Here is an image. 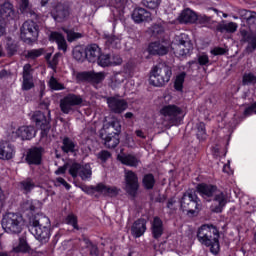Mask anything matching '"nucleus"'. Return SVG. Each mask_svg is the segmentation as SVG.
Wrapping results in <instances>:
<instances>
[{
  "label": "nucleus",
  "instance_id": "obj_5",
  "mask_svg": "<svg viewBox=\"0 0 256 256\" xmlns=\"http://www.w3.org/2000/svg\"><path fill=\"white\" fill-rule=\"evenodd\" d=\"M85 99L78 94L69 93L60 100V110L65 115L75 113V107H83Z\"/></svg>",
  "mask_w": 256,
  "mask_h": 256
},
{
  "label": "nucleus",
  "instance_id": "obj_14",
  "mask_svg": "<svg viewBox=\"0 0 256 256\" xmlns=\"http://www.w3.org/2000/svg\"><path fill=\"white\" fill-rule=\"evenodd\" d=\"M107 104L110 111L118 115H120V113H123V111H126V109L129 107V104L127 103V101H125V99H121L118 97H108Z\"/></svg>",
  "mask_w": 256,
  "mask_h": 256
},
{
  "label": "nucleus",
  "instance_id": "obj_54",
  "mask_svg": "<svg viewBox=\"0 0 256 256\" xmlns=\"http://www.w3.org/2000/svg\"><path fill=\"white\" fill-rule=\"evenodd\" d=\"M242 83L243 85H255L256 76L252 73L244 74Z\"/></svg>",
  "mask_w": 256,
  "mask_h": 256
},
{
  "label": "nucleus",
  "instance_id": "obj_51",
  "mask_svg": "<svg viewBox=\"0 0 256 256\" xmlns=\"http://www.w3.org/2000/svg\"><path fill=\"white\" fill-rule=\"evenodd\" d=\"M73 57H74V59H76V61H83V59H86L85 49H83L79 46L76 47L73 50Z\"/></svg>",
  "mask_w": 256,
  "mask_h": 256
},
{
  "label": "nucleus",
  "instance_id": "obj_35",
  "mask_svg": "<svg viewBox=\"0 0 256 256\" xmlns=\"http://www.w3.org/2000/svg\"><path fill=\"white\" fill-rule=\"evenodd\" d=\"M105 133H114L121 135V122L119 120H113L108 124L104 125L103 130Z\"/></svg>",
  "mask_w": 256,
  "mask_h": 256
},
{
  "label": "nucleus",
  "instance_id": "obj_26",
  "mask_svg": "<svg viewBox=\"0 0 256 256\" xmlns=\"http://www.w3.org/2000/svg\"><path fill=\"white\" fill-rule=\"evenodd\" d=\"M148 52L150 55H167V53H169V48L160 42H152L148 46Z\"/></svg>",
  "mask_w": 256,
  "mask_h": 256
},
{
  "label": "nucleus",
  "instance_id": "obj_30",
  "mask_svg": "<svg viewBox=\"0 0 256 256\" xmlns=\"http://www.w3.org/2000/svg\"><path fill=\"white\" fill-rule=\"evenodd\" d=\"M151 231L154 239H159L163 235V220L159 217H154L151 225Z\"/></svg>",
  "mask_w": 256,
  "mask_h": 256
},
{
  "label": "nucleus",
  "instance_id": "obj_32",
  "mask_svg": "<svg viewBox=\"0 0 256 256\" xmlns=\"http://www.w3.org/2000/svg\"><path fill=\"white\" fill-rule=\"evenodd\" d=\"M118 161H121L123 165L128 167H138L139 163H141V160L131 154L118 155Z\"/></svg>",
  "mask_w": 256,
  "mask_h": 256
},
{
  "label": "nucleus",
  "instance_id": "obj_21",
  "mask_svg": "<svg viewBox=\"0 0 256 256\" xmlns=\"http://www.w3.org/2000/svg\"><path fill=\"white\" fill-rule=\"evenodd\" d=\"M100 137L104 141L105 147L108 149H115V147L120 143L119 134H115L113 132L102 131L100 133Z\"/></svg>",
  "mask_w": 256,
  "mask_h": 256
},
{
  "label": "nucleus",
  "instance_id": "obj_23",
  "mask_svg": "<svg viewBox=\"0 0 256 256\" xmlns=\"http://www.w3.org/2000/svg\"><path fill=\"white\" fill-rule=\"evenodd\" d=\"M43 155V148H31L26 156V161L29 165H41V157Z\"/></svg>",
  "mask_w": 256,
  "mask_h": 256
},
{
  "label": "nucleus",
  "instance_id": "obj_61",
  "mask_svg": "<svg viewBox=\"0 0 256 256\" xmlns=\"http://www.w3.org/2000/svg\"><path fill=\"white\" fill-rule=\"evenodd\" d=\"M20 11L21 13H27L29 11V0H20Z\"/></svg>",
  "mask_w": 256,
  "mask_h": 256
},
{
  "label": "nucleus",
  "instance_id": "obj_63",
  "mask_svg": "<svg viewBox=\"0 0 256 256\" xmlns=\"http://www.w3.org/2000/svg\"><path fill=\"white\" fill-rule=\"evenodd\" d=\"M56 183L58 185H63V187H65V189H67V191H69V189H71V186L69 185V183H67V181H65L61 177L56 178Z\"/></svg>",
  "mask_w": 256,
  "mask_h": 256
},
{
  "label": "nucleus",
  "instance_id": "obj_48",
  "mask_svg": "<svg viewBox=\"0 0 256 256\" xmlns=\"http://www.w3.org/2000/svg\"><path fill=\"white\" fill-rule=\"evenodd\" d=\"M186 76L187 74L182 72L176 77L174 82V89H176V91H183V83H185Z\"/></svg>",
  "mask_w": 256,
  "mask_h": 256
},
{
  "label": "nucleus",
  "instance_id": "obj_62",
  "mask_svg": "<svg viewBox=\"0 0 256 256\" xmlns=\"http://www.w3.org/2000/svg\"><path fill=\"white\" fill-rule=\"evenodd\" d=\"M123 63V59L119 55H112L111 56V65H121Z\"/></svg>",
  "mask_w": 256,
  "mask_h": 256
},
{
  "label": "nucleus",
  "instance_id": "obj_3",
  "mask_svg": "<svg viewBox=\"0 0 256 256\" xmlns=\"http://www.w3.org/2000/svg\"><path fill=\"white\" fill-rule=\"evenodd\" d=\"M172 75L173 70L169 65L158 64L153 66L150 71V85L154 87H164V85H167V83L171 81Z\"/></svg>",
  "mask_w": 256,
  "mask_h": 256
},
{
  "label": "nucleus",
  "instance_id": "obj_15",
  "mask_svg": "<svg viewBox=\"0 0 256 256\" xmlns=\"http://www.w3.org/2000/svg\"><path fill=\"white\" fill-rule=\"evenodd\" d=\"M212 201L213 203L210 206L212 213H222L225 205H227V194L218 190L212 197Z\"/></svg>",
  "mask_w": 256,
  "mask_h": 256
},
{
  "label": "nucleus",
  "instance_id": "obj_19",
  "mask_svg": "<svg viewBox=\"0 0 256 256\" xmlns=\"http://www.w3.org/2000/svg\"><path fill=\"white\" fill-rule=\"evenodd\" d=\"M217 186L211 185V184H198L197 186V192L203 199L206 201H212L214 195L218 192Z\"/></svg>",
  "mask_w": 256,
  "mask_h": 256
},
{
  "label": "nucleus",
  "instance_id": "obj_28",
  "mask_svg": "<svg viewBox=\"0 0 256 256\" xmlns=\"http://www.w3.org/2000/svg\"><path fill=\"white\" fill-rule=\"evenodd\" d=\"M49 39L57 43L59 51H63L64 53L67 51V40H65V37L61 33L51 32Z\"/></svg>",
  "mask_w": 256,
  "mask_h": 256
},
{
  "label": "nucleus",
  "instance_id": "obj_64",
  "mask_svg": "<svg viewBox=\"0 0 256 256\" xmlns=\"http://www.w3.org/2000/svg\"><path fill=\"white\" fill-rule=\"evenodd\" d=\"M212 55H225V49L224 48H221V47H218V48H214L212 51H211Z\"/></svg>",
  "mask_w": 256,
  "mask_h": 256
},
{
  "label": "nucleus",
  "instance_id": "obj_16",
  "mask_svg": "<svg viewBox=\"0 0 256 256\" xmlns=\"http://www.w3.org/2000/svg\"><path fill=\"white\" fill-rule=\"evenodd\" d=\"M35 128L33 126H22L12 132V141L22 139V141L33 139L35 137Z\"/></svg>",
  "mask_w": 256,
  "mask_h": 256
},
{
  "label": "nucleus",
  "instance_id": "obj_18",
  "mask_svg": "<svg viewBox=\"0 0 256 256\" xmlns=\"http://www.w3.org/2000/svg\"><path fill=\"white\" fill-rule=\"evenodd\" d=\"M33 68H31V64H25L23 67V82L22 89L23 91H30L35 87L33 83Z\"/></svg>",
  "mask_w": 256,
  "mask_h": 256
},
{
  "label": "nucleus",
  "instance_id": "obj_43",
  "mask_svg": "<svg viewBox=\"0 0 256 256\" xmlns=\"http://www.w3.org/2000/svg\"><path fill=\"white\" fill-rule=\"evenodd\" d=\"M144 189L151 190L155 187V176L153 174H145L142 179Z\"/></svg>",
  "mask_w": 256,
  "mask_h": 256
},
{
  "label": "nucleus",
  "instance_id": "obj_39",
  "mask_svg": "<svg viewBox=\"0 0 256 256\" xmlns=\"http://www.w3.org/2000/svg\"><path fill=\"white\" fill-rule=\"evenodd\" d=\"M125 81V75L122 73H116L110 77V87L112 89H117V87H120L121 84Z\"/></svg>",
  "mask_w": 256,
  "mask_h": 256
},
{
  "label": "nucleus",
  "instance_id": "obj_41",
  "mask_svg": "<svg viewBox=\"0 0 256 256\" xmlns=\"http://www.w3.org/2000/svg\"><path fill=\"white\" fill-rule=\"evenodd\" d=\"M105 77H107L105 72H90V83H93V85H99V83H103V81H105Z\"/></svg>",
  "mask_w": 256,
  "mask_h": 256
},
{
  "label": "nucleus",
  "instance_id": "obj_22",
  "mask_svg": "<svg viewBox=\"0 0 256 256\" xmlns=\"http://www.w3.org/2000/svg\"><path fill=\"white\" fill-rule=\"evenodd\" d=\"M15 156V147L7 141H0V159L9 161Z\"/></svg>",
  "mask_w": 256,
  "mask_h": 256
},
{
  "label": "nucleus",
  "instance_id": "obj_59",
  "mask_svg": "<svg viewBox=\"0 0 256 256\" xmlns=\"http://www.w3.org/2000/svg\"><path fill=\"white\" fill-rule=\"evenodd\" d=\"M198 63L199 65L203 66V65H208L209 63V56L206 54H201L198 56Z\"/></svg>",
  "mask_w": 256,
  "mask_h": 256
},
{
  "label": "nucleus",
  "instance_id": "obj_12",
  "mask_svg": "<svg viewBox=\"0 0 256 256\" xmlns=\"http://www.w3.org/2000/svg\"><path fill=\"white\" fill-rule=\"evenodd\" d=\"M70 14L71 10L69 8V3L65 2V0H61L60 2L53 4L51 15L55 21H58V23L65 21Z\"/></svg>",
  "mask_w": 256,
  "mask_h": 256
},
{
  "label": "nucleus",
  "instance_id": "obj_60",
  "mask_svg": "<svg viewBox=\"0 0 256 256\" xmlns=\"http://www.w3.org/2000/svg\"><path fill=\"white\" fill-rule=\"evenodd\" d=\"M253 113H255V115H256V102L253 103L248 108H246L244 111V115H246V117H249V115H253Z\"/></svg>",
  "mask_w": 256,
  "mask_h": 256
},
{
  "label": "nucleus",
  "instance_id": "obj_38",
  "mask_svg": "<svg viewBox=\"0 0 256 256\" xmlns=\"http://www.w3.org/2000/svg\"><path fill=\"white\" fill-rule=\"evenodd\" d=\"M104 39L106 40L107 47L110 49H119L121 47V39L119 37L105 34Z\"/></svg>",
  "mask_w": 256,
  "mask_h": 256
},
{
  "label": "nucleus",
  "instance_id": "obj_52",
  "mask_svg": "<svg viewBox=\"0 0 256 256\" xmlns=\"http://www.w3.org/2000/svg\"><path fill=\"white\" fill-rule=\"evenodd\" d=\"M150 32L154 37H157V35H162V33H165V27H163L161 24H153L150 27Z\"/></svg>",
  "mask_w": 256,
  "mask_h": 256
},
{
  "label": "nucleus",
  "instance_id": "obj_50",
  "mask_svg": "<svg viewBox=\"0 0 256 256\" xmlns=\"http://www.w3.org/2000/svg\"><path fill=\"white\" fill-rule=\"evenodd\" d=\"M45 54V49L39 48V49H32L28 50L26 53V57L28 59H37L38 57H41V55Z\"/></svg>",
  "mask_w": 256,
  "mask_h": 256
},
{
  "label": "nucleus",
  "instance_id": "obj_40",
  "mask_svg": "<svg viewBox=\"0 0 256 256\" xmlns=\"http://www.w3.org/2000/svg\"><path fill=\"white\" fill-rule=\"evenodd\" d=\"M29 244L25 238H19V243L16 246H13L14 253H27L29 252Z\"/></svg>",
  "mask_w": 256,
  "mask_h": 256
},
{
  "label": "nucleus",
  "instance_id": "obj_25",
  "mask_svg": "<svg viewBox=\"0 0 256 256\" xmlns=\"http://www.w3.org/2000/svg\"><path fill=\"white\" fill-rule=\"evenodd\" d=\"M85 55L89 63H96L101 55V48L97 44L88 45L85 48Z\"/></svg>",
  "mask_w": 256,
  "mask_h": 256
},
{
  "label": "nucleus",
  "instance_id": "obj_1",
  "mask_svg": "<svg viewBox=\"0 0 256 256\" xmlns=\"http://www.w3.org/2000/svg\"><path fill=\"white\" fill-rule=\"evenodd\" d=\"M197 239L201 245L210 248V253L217 255L221 249L219 245V230L213 225H202L197 232Z\"/></svg>",
  "mask_w": 256,
  "mask_h": 256
},
{
  "label": "nucleus",
  "instance_id": "obj_20",
  "mask_svg": "<svg viewBox=\"0 0 256 256\" xmlns=\"http://www.w3.org/2000/svg\"><path fill=\"white\" fill-rule=\"evenodd\" d=\"M132 19L136 23H149V21H153V17L151 16V12L147 11L145 8H135L131 15Z\"/></svg>",
  "mask_w": 256,
  "mask_h": 256
},
{
  "label": "nucleus",
  "instance_id": "obj_56",
  "mask_svg": "<svg viewBox=\"0 0 256 256\" xmlns=\"http://www.w3.org/2000/svg\"><path fill=\"white\" fill-rule=\"evenodd\" d=\"M66 223L67 225H72L74 229L79 230V226L77 225V216H75L74 214H69L66 217Z\"/></svg>",
  "mask_w": 256,
  "mask_h": 256
},
{
  "label": "nucleus",
  "instance_id": "obj_9",
  "mask_svg": "<svg viewBox=\"0 0 256 256\" xmlns=\"http://www.w3.org/2000/svg\"><path fill=\"white\" fill-rule=\"evenodd\" d=\"M68 173L74 179L79 177L82 179V181H89L93 175V170L91 169V164L89 163L81 165L77 162H74L69 165Z\"/></svg>",
  "mask_w": 256,
  "mask_h": 256
},
{
  "label": "nucleus",
  "instance_id": "obj_17",
  "mask_svg": "<svg viewBox=\"0 0 256 256\" xmlns=\"http://www.w3.org/2000/svg\"><path fill=\"white\" fill-rule=\"evenodd\" d=\"M84 191H86V193L96 191V193H102L105 197H117V195H119V189H117V187H109L101 183L97 186H91Z\"/></svg>",
  "mask_w": 256,
  "mask_h": 256
},
{
  "label": "nucleus",
  "instance_id": "obj_42",
  "mask_svg": "<svg viewBox=\"0 0 256 256\" xmlns=\"http://www.w3.org/2000/svg\"><path fill=\"white\" fill-rule=\"evenodd\" d=\"M4 43L8 55H15V52L17 51L18 47L17 44L15 43V40H13L11 37H6Z\"/></svg>",
  "mask_w": 256,
  "mask_h": 256
},
{
  "label": "nucleus",
  "instance_id": "obj_53",
  "mask_svg": "<svg viewBox=\"0 0 256 256\" xmlns=\"http://www.w3.org/2000/svg\"><path fill=\"white\" fill-rule=\"evenodd\" d=\"M142 5L147 9H157L161 5V0H142Z\"/></svg>",
  "mask_w": 256,
  "mask_h": 256
},
{
  "label": "nucleus",
  "instance_id": "obj_47",
  "mask_svg": "<svg viewBox=\"0 0 256 256\" xmlns=\"http://www.w3.org/2000/svg\"><path fill=\"white\" fill-rule=\"evenodd\" d=\"M48 86L50 89H52V91H63V89H65V85L61 84L57 78L53 76L50 78Z\"/></svg>",
  "mask_w": 256,
  "mask_h": 256
},
{
  "label": "nucleus",
  "instance_id": "obj_11",
  "mask_svg": "<svg viewBox=\"0 0 256 256\" xmlns=\"http://www.w3.org/2000/svg\"><path fill=\"white\" fill-rule=\"evenodd\" d=\"M124 181L126 193L131 197H136L137 191H139V176H137V173L131 170H125Z\"/></svg>",
  "mask_w": 256,
  "mask_h": 256
},
{
  "label": "nucleus",
  "instance_id": "obj_27",
  "mask_svg": "<svg viewBox=\"0 0 256 256\" xmlns=\"http://www.w3.org/2000/svg\"><path fill=\"white\" fill-rule=\"evenodd\" d=\"M0 16L2 19H7L8 21L15 19V10H13V4L9 2L2 4L0 7Z\"/></svg>",
  "mask_w": 256,
  "mask_h": 256
},
{
  "label": "nucleus",
  "instance_id": "obj_34",
  "mask_svg": "<svg viewBox=\"0 0 256 256\" xmlns=\"http://www.w3.org/2000/svg\"><path fill=\"white\" fill-rule=\"evenodd\" d=\"M196 20L197 14L189 8L182 11L179 16L180 23H195Z\"/></svg>",
  "mask_w": 256,
  "mask_h": 256
},
{
  "label": "nucleus",
  "instance_id": "obj_8",
  "mask_svg": "<svg viewBox=\"0 0 256 256\" xmlns=\"http://www.w3.org/2000/svg\"><path fill=\"white\" fill-rule=\"evenodd\" d=\"M181 209L187 213H197L201 211V200L193 191L184 193L181 200Z\"/></svg>",
  "mask_w": 256,
  "mask_h": 256
},
{
  "label": "nucleus",
  "instance_id": "obj_7",
  "mask_svg": "<svg viewBox=\"0 0 256 256\" xmlns=\"http://www.w3.org/2000/svg\"><path fill=\"white\" fill-rule=\"evenodd\" d=\"M20 37L25 43H33L39 37V25L35 21L27 20L20 28Z\"/></svg>",
  "mask_w": 256,
  "mask_h": 256
},
{
  "label": "nucleus",
  "instance_id": "obj_31",
  "mask_svg": "<svg viewBox=\"0 0 256 256\" xmlns=\"http://www.w3.org/2000/svg\"><path fill=\"white\" fill-rule=\"evenodd\" d=\"M242 39L248 43L247 51L253 53L256 50V34L249 33L247 31L242 32Z\"/></svg>",
  "mask_w": 256,
  "mask_h": 256
},
{
  "label": "nucleus",
  "instance_id": "obj_46",
  "mask_svg": "<svg viewBox=\"0 0 256 256\" xmlns=\"http://www.w3.org/2000/svg\"><path fill=\"white\" fill-rule=\"evenodd\" d=\"M63 31L66 33L69 43H73V41H77V39H81V37H83V34L75 32L71 29L64 28Z\"/></svg>",
  "mask_w": 256,
  "mask_h": 256
},
{
  "label": "nucleus",
  "instance_id": "obj_45",
  "mask_svg": "<svg viewBox=\"0 0 256 256\" xmlns=\"http://www.w3.org/2000/svg\"><path fill=\"white\" fill-rule=\"evenodd\" d=\"M100 67H111V55L110 54H101L96 60Z\"/></svg>",
  "mask_w": 256,
  "mask_h": 256
},
{
  "label": "nucleus",
  "instance_id": "obj_10",
  "mask_svg": "<svg viewBox=\"0 0 256 256\" xmlns=\"http://www.w3.org/2000/svg\"><path fill=\"white\" fill-rule=\"evenodd\" d=\"M161 115L168 118L169 127L177 126L181 123L183 110L176 105H166L160 110Z\"/></svg>",
  "mask_w": 256,
  "mask_h": 256
},
{
  "label": "nucleus",
  "instance_id": "obj_44",
  "mask_svg": "<svg viewBox=\"0 0 256 256\" xmlns=\"http://www.w3.org/2000/svg\"><path fill=\"white\" fill-rule=\"evenodd\" d=\"M196 136L199 141H205V139H207V130L205 129V123L200 122L196 124Z\"/></svg>",
  "mask_w": 256,
  "mask_h": 256
},
{
  "label": "nucleus",
  "instance_id": "obj_49",
  "mask_svg": "<svg viewBox=\"0 0 256 256\" xmlns=\"http://www.w3.org/2000/svg\"><path fill=\"white\" fill-rule=\"evenodd\" d=\"M22 211H35L37 209V201L35 200H25L21 204Z\"/></svg>",
  "mask_w": 256,
  "mask_h": 256
},
{
  "label": "nucleus",
  "instance_id": "obj_24",
  "mask_svg": "<svg viewBox=\"0 0 256 256\" xmlns=\"http://www.w3.org/2000/svg\"><path fill=\"white\" fill-rule=\"evenodd\" d=\"M145 231H147V221L145 219L136 220L131 227V234L136 239L145 235Z\"/></svg>",
  "mask_w": 256,
  "mask_h": 256
},
{
  "label": "nucleus",
  "instance_id": "obj_29",
  "mask_svg": "<svg viewBox=\"0 0 256 256\" xmlns=\"http://www.w3.org/2000/svg\"><path fill=\"white\" fill-rule=\"evenodd\" d=\"M37 185L35 184V181L33 178H26L19 182L18 189L24 194L29 195L33 189H35Z\"/></svg>",
  "mask_w": 256,
  "mask_h": 256
},
{
  "label": "nucleus",
  "instance_id": "obj_6",
  "mask_svg": "<svg viewBox=\"0 0 256 256\" xmlns=\"http://www.w3.org/2000/svg\"><path fill=\"white\" fill-rule=\"evenodd\" d=\"M172 49L176 55L185 57L193 51V43L189 39V35L182 33L175 37L172 44Z\"/></svg>",
  "mask_w": 256,
  "mask_h": 256
},
{
  "label": "nucleus",
  "instance_id": "obj_36",
  "mask_svg": "<svg viewBox=\"0 0 256 256\" xmlns=\"http://www.w3.org/2000/svg\"><path fill=\"white\" fill-rule=\"evenodd\" d=\"M237 27V23L235 22H222L217 25L216 30L219 33H235V31H237Z\"/></svg>",
  "mask_w": 256,
  "mask_h": 256
},
{
  "label": "nucleus",
  "instance_id": "obj_58",
  "mask_svg": "<svg viewBox=\"0 0 256 256\" xmlns=\"http://www.w3.org/2000/svg\"><path fill=\"white\" fill-rule=\"evenodd\" d=\"M91 72H81L76 76L77 81H90Z\"/></svg>",
  "mask_w": 256,
  "mask_h": 256
},
{
  "label": "nucleus",
  "instance_id": "obj_57",
  "mask_svg": "<svg viewBox=\"0 0 256 256\" xmlns=\"http://www.w3.org/2000/svg\"><path fill=\"white\" fill-rule=\"evenodd\" d=\"M246 15L248 16L246 18V21H247L248 25H256V13L251 12V11H247Z\"/></svg>",
  "mask_w": 256,
  "mask_h": 256
},
{
  "label": "nucleus",
  "instance_id": "obj_4",
  "mask_svg": "<svg viewBox=\"0 0 256 256\" xmlns=\"http://www.w3.org/2000/svg\"><path fill=\"white\" fill-rule=\"evenodd\" d=\"M25 227L23 215L15 212H7L2 218V229L10 235H19Z\"/></svg>",
  "mask_w": 256,
  "mask_h": 256
},
{
  "label": "nucleus",
  "instance_id": "obj_55",
  "mask_svg": "<svg viewBox=\"0 0 256 256\" xmlns=\"http://www.w3.org/2000/svg\"><path fill=\"white\" fill-rule=\"evenodd\" d=\"M97 159H100L102 163H106L109 159H111V152L107 150H102L96 155Z\"/></svg>",
  "mask_w": 256,
  "mask_h": 256
},
{
  "label": "nucleus",
  "instance_id": "obj_13",
  "mask_svg": "<svg viewBox=\"0 0 256 256\" xmlns=\"http://www.w3.org/2000/svg\"><path fill=\"white\" fill-rule=\"evenodd\" d=\"M32 121L35 123L36 127L41 129L42 137H47L51 126H49V119H47L45 114L41 111L34 112L32 115Z\"/></svg>",
  "mask_w": 256,
  "mask_h": 256
},
{
  "label": "nucleus",
  "instance_id": "obj_2",
  "mask_svg": "<svg viewBox=\"0 0 256 256\" xmlns=\"http://www.w3.org/2000/svg\"><path fill=\"white\" fill-rule=\"evenodd\" d=\"M28 229L40 243H47L51 238V222L48 217H31Z\"/></svg>",
  "mask_w": 256,
  "mask_h": 256
},
{
  "label": "nucleus",
  "instance_id": "obj_33",
  "mask_svg": "<svg viewBox=\"0 0 256 256\" xmlns=\"http://www.w3.org/2000/svg\"><path fill=\"white\" fill-rule=\"evenodd\" d=\"M194 23H196V25H199L200 27H207L208 29H213L215 21H213L211 17L205 14H196V20Z\"/></svg>",
  "mask_w": 256,
  "mask_h": 256
},
{
  "label": "nucleus",
  "instance_id": "obj_37",
  "mask_svg": "<svg viewBox=\"0 0 256 256\" xmlns=\"http://www.w3.org/2000/svg\"><path fill=\"white\" fill-rule=\"evenodd\" d=\"M75 147H77V144L71 138H63L61 149L64 153H75Z\"/></svg>",
  "mask_w": 256,
  "mask_h": 256
}]
</instances>
